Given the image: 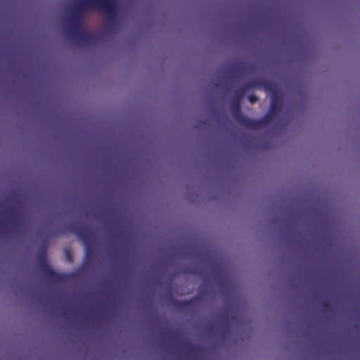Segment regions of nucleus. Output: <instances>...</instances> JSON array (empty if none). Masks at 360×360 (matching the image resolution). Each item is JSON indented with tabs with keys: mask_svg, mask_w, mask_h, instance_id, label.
<instances>
[{
	"mask_svg": "<svg viewBox=\"0 0 360 360\" xmlns=\"http://www.w3.org/2000/svg\"><path fill=\"white\" fill-rule=\"evenodd\" d=\"M118 4L117 0H79L74 4L73 9L68 20L67 31L71 41L77 44H90L94 37L87 32L80 31L79 22L81 13L85 9L101 10L109 22H113L117 14Z\"/></svg>",
	"mask_w": 360,
	"mask_h": 360,
	"instance_id": "f257e3e1",
	"label": "nucleus"
},
{
	"mask_svg": "<svg viewBox=\"0 0 360 360\" xmlns=\"http://www.w3.org/2000/svg\"><path fill=\"white\" fill-rule=\"evenodd\" d=\"M46 245L39 252L37 259L39 269L44 278L51 284L62 285L65 284L72 277L70 274L58 273L51 268L47 262Z\"/></svg>",
	"mask_w": 360,
	"mask_h": 360,
	"instance_id": "f03ea898",
	"label": "nucleus"
},
{
	"mask_svg": "<svg viewBox=\"0 0 360 360\" xmlns=\"http://www.w3.org/2000/svg\"><path fill=\"white\" fill-rule=\"evenodd\" d=\"M241 101L233 98L230 103V110L233 117L242 127L248 129H258L263 121H257L246 117L241 112Z\"/></svg>",
	"mask_w": 360,
	"mask_h": 360,
	"instance_id": "7ed1b4c3",
	"label": "nucleus"
},
{
	"mask_svg": "<svg viewBox=\"0 0 360 360\" xmlns=\"http://www.w3.org/2000/svg\"><path fill=\"white\" fill-rule=\"evenodd\" d=\"M68 229L69 231L77 234L83 240L86 249L84 265H87L90 259V255L92 251V249L89 245V240L91 237V231L89 228L79 224H72L68 226Z\"/></svg>",
	"mask_w": 360,
	"mask_h": 360,
	"instance_id": "20e7f679",
	"label": "nucleus"
},
{
	"mask_svg": "<svg viewBox=\"0 0 360 360\" xmlns=\"http://www.w3.org/2000/svg\"><path fill=\"white\" fill-rule=\"evenodd\" d=\"M283 106L282 99L277 96L276 95H274L271 98L270 109L269 112L262 119L258 120L257 121H263L259 126L258 127V129H262L266 126V124L273 120L274 118L278 116V115L281 112Z\"/></svg>",
	"mask_w": 360,
	"mask_h": 360,
	"instance_id": "39448f33",
	"label": "nucleus"
},
{
	"mask_svg": "<svg viewBox=\"0 0 360 360\" xmlns=\"http://www.w3.org/2000/svg\"><path fill=\"white\" fill-rule=\"evenodd\" d=\"M260 86H266L263 81L260 79H255L247 82L235 91L233 98H236V100L241 101L246 91L248 89Z\"/></svg>",
	"mask_w": 360,
	"mask_h": 360,
	"instance_id": "423d86ee",
	"label": "nucleus"
},
{
	"mask_svg": "<svg viewBox=\"0 0 360 360\" xmlns=\"http://www.w3.org/2000/svg\"><path fill=\"white\" fill-rule=\"evenodd\" d=\"M245 70V67L243 65L238 64L233 66L231 69V72L234 77H238L242 75L243 71Z\"/></svg>",
	"mask_w": 360,
	"mask_h": 360,
	"instance_id": "0eeeda50",
	"label": "nucleus"
},
{
	"mask_svg": "<svg viewBox=\"0 0 360 360\" xmlns=\"http://www.w3.org/2000/svg\"><path fill=\"white\" fill-rule=\"evenodd\" d=\"M9 214H10V219H9L10 224L14 227H18L19 226V221H18V219L16 217L15 214L14 212L9 213Z\"/></svg>",
	"mask_w": 360,
	"mask_h": 360,
	"instance_id": "6e6552de",
	"label": "nucleus"
},
{
	"mask_svg": "<svg viewBox=\"0 0 360 360\" xmlns=\"http://www.w3.org/2000/svg\"><path fill=\"white\" fill-rule=\"evenodd\" d=\"M191 301L190 300H186V301H181V302H178L176 304V307L179 308V309H186V308H188V307L191 306Z\"/></svg>",
	"mask_w": 360,
	"mask_h": 360,
	"instance_id": "1a4fd4ad",
	"label": "nucleus"
},
{
	"mask_svg": "<svg viewBox=\"0 0 360 360\" xmlns=\"http://www.w3.org/2000/svg\"><path fill=\"white\" fill-rule=\"evenodd\" d=\"M248 99H249V101L251 103H255L256 101H257L258 100V97L256 96V95H250L248 97Z\"/></svg>",
	"mask_w": 360,
	"mask_h": 360,
	"instance_id": "9d476101",
	"label": "nucleus"
},
{
	"mask_svg": "<svg viewBox=\"0 0 360 360\" xmlns=\"http://www.w3.org/2000/svg\"><path fill=\"white\" fill-rule=\"evenodd\" d=\"M65 255H66L67 260L69 262H72V256L71 252L69 250H67L65 251Z\"/></svg>",
	"mask_w": 360,
	"mask_h": 360,
	"instance_id": "9b49d317",
	"label": "nucleus"
},
{
	"mask_svg": "<svg viewBox=\"0 0 360 360\" xmlns=\"http://www.w3.org/2000/svg\"><path fill=\"white\" fill-rule=\"evenodd\" d=\"M65 231L64 229H60V230H58L57 231H56L54 233H53V236H57L60 234H62V233H64Z\"/></svg>",
	"mask_w": 360,
	"mask_h": 360,
	"instance_id": "f8f14e48",
	"label": "nucleus"
},
{
	"mask_svg": "<svg viewBox=\"0 0 360 360\" xmlns=\"http://www.w3.org/2000/svg\"><path fill=\"white\" fill-rule=\"evenodd\" d=\"M181 344L183 345H184L186 347H188V348H191V344L188 342H187V341H182Z\"/></svg>",
	"mask_w": 360,
	"mask_h": 360,
	"instance_id": "ddd939ff",
	"label": "nucleus"
},
{
	"mask_svg": "<svg viewBox=\"0 0 360 360\" xmlns=\"http://www.w3.org/2000/svg\"><path fill=\"white\" fill-rule=\"evenodd\" d=\"M73 295H77L78 294H72ZM79 295L81 294H79ZM84 295H96L97 294H89V293H86V294H83ZM106 295H114L115 294H105ZM122 295H124V294H122Z\"/></svg>",
	"mask_w": 360,
	"mask_h": 360,
	"instance_id": "4468645a",
	"label": "nucleus"
},
{
	"mask_svg": "<svg viewBox=\"0 0 360 360\" xmlns=\"http://www.w3.org/2000/svg\"><path fill=\"white\" fill-rule=\"evenodd\" d=\"M5 230V226L4 224H0V232H4Z\"/></svg>",
	"mask_w": 360,
	"mask_h": 360,
	"instance_id": "2eb2a0df",
	"label": "nucleus"
},
{
	"mask_svg": "<svg viewBox=\"0 0 360 360\" xmlns=\"http://www.w3.org/2000/svg\"><path fill=\"white\" fill-rule=\"evenodd\" d=\"M198 297H202V295H206L207 294H201V293H199V294H196ZM224 295H229L230 294H224Z\"/></svg>",
	"mask_w": 360,
	"mask_h": 360,
	"instance_id": "dca6fc26",
	"label": "nucleus"
},
{
	"mask_svg": "<svg viewBox=\"0 0 360 360\" xmlns=\"http://www.w3.org/2000/svg\"><path fill=\"white\" fill-rule=\"evenodd\" d=\"M176 335H173L171 336V339H172V340H176Z\"/></svg>",
	"mask_w": 360,
	"mask_h": 360,
	"instance_id": "f3484780",
	"label": "nucleus"
},
{
	"mask_svg": "<svg viewBox=\"0 0 360 360\" xmlns=\"http://www.w3.org/2000/svg\"><path fill=\"white\" fill-rule=\"evenodd\" d=\"M96 313H99L100 312V310H96Z\"/></svg>",
	"mask_w": 360,
	"mask_h": 360,
	"instance_id": "a211bd4d",
	"label": "nucleus"
},
{
	"mask_svg": "<svg viewBox=\"0 0 360 360\" xmlns=\"http://www.w3.org/2000/svg\"><path fill=\"white\" fill-rule=\"evenodd\" d=\"M63 314H64V315H66V314H67V312H66V311H64Z\"/></svg>",
	"mask_w": 360,
	"mask_h": 360,
	"instance_id": "6ab92c4d",
	"label": "nucleus"
},
{
	"mask_svg": "<svg viewBox=\"0 0 360 360\" xmlns=\"http://www.w3.org/2000/svg\"><path fill=\"white\" fill-rule=\"evenodd\" d=\"M330 292L333 293V292H336L335 291H330Z\"/></svg>",
	"mask_w": 360,
	"mask_h": 360,
	"instance_id": "aec40b11",
	"label": "nucleus"
},
{
	"mask_svg": "<svg viewBox=\"0 0 360 360\" xmlns=\"http://www.w3.org/2000/svg\"><path fill=\"white\" fill-rule=\"evenodd\" d=\"M94 292H95V293H97V292H99V291H95Z\"/></svg>",
	"mask_w": 360,
	"mask_h": 360,
	"instance_id": "412c9836",
	"label": "nucleus"
},
{
	"mask_svg": "<svg viewBox=\"0 0 360 360\" xmlns=\"http://www.w3.org/2000/svg\"><path fill=\"white\" fill-rule=\"evenodd\" d=\"M199 292L202 293V292H205L204 291H200Z\"/></svg>",
	"mask_w": 360,
	"mask_h": 360,
	"instance_id": "4be33fe9",
	"label": "nucleus"
},
{
	"mask_svg": "<svg viewBox=\"0 0 360 360\" xmlns=\"http://www.w3.org/2000/svg\"><path fill=\"white\" fill-rule=\"evenodd\" d=\"M336 295H340L341 294L337 293Z\"/></svg>",
	"mask_w": 360,
	"mask_h": 360,
	"instance_id": "5701e85b",
	"label": "nucleus"
},
{
	"mask_svg": "<svg viewBox=\"0 0 360 360\" xmlns=\"http://www.w3.org/2000/svg\"><path fill=\"white\" fill-rule=\"evenodd\" d=\"M53 292H54V293H56L57 292H56V291H54Z\"/></svg>",
	"mask_w": 360,
	"mask_h": 360,
	"instance_id": "b1692460",
	"label": "nucleus"
},
{
	"mask_svg": "<svg viewBox=\"0 0 360 360\" xmlns=\"http://www.w3.org/2000/svg\"><path fill=\"white\" fill-rule=\"evenodd\" d=\"M153 295H156L157 294H156V293H154Z\"/></svg>",
	"mask_w": 360,
	"mask_h": 360,
	"instance_id": "393cba45",
	"label": "nucleus"
},
{
	"mask_svg": "<svg viewBox=\"0 0 360 360\" xmlns=\"http://www.w3.org/2000/svg\"><path fill=\"white\" fill-rule=\"evenodd\" d=\"M169 295H172V293H169Z\"/></svg>",
	"mask_w": 360,
	"mask_h": 360,
	"instance_id": "a878e982",
	"label": "nucleus"
}]
</instances>
